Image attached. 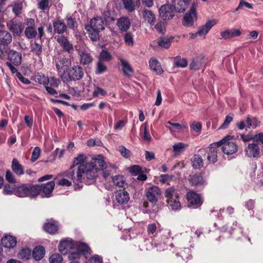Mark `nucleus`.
<instances>
[{
	"label": "nucleus",
	"instance_id": "nucleus-58",
	"mask_svg": "<svg viewBox=\"0 0 263 263\" xmlns=\"http://www.w3.org/2000/svg\"><path fill=\"white\" fill-rule=\"evenodd\" d=\"M107 70V67L105 64H104L102 62L99 61L97 65V70L96 71V74H101Z\"/></svg>",
	"mask_w": 263,
	"mask_h": 263
},
{
	"label": "nucleus",
	"instance_id": "nucleus-48",
	"mask_svg": "<svg viewBox=\"0 0 263 263\" xmlns=\"http://www.w3.org/2000/svg\"><path fill=\"white\" fill-rule=\"evenodd\" d=\"M112 182L117 186L119 187H124L125 184V180L122 175H117L112 178Z\"/></svg>",
	"mask_w": 263,
	"mask_h": 263
},
{
	"label": "nucleus",
	"instance_id": "nucleus-51",
	"mask_svg": "<svg viewBox=\"0 0 263 263\" xmlns=\"http://www.w3.org/2000/svg\"><path fill=\"white\" fill-rule=\"evenodd\" d=\"M31 256V250L29 248L22 249L19 254L18 257L22 259H28Z\"/></svg>",
	"mask_w": 263,
	"mask_h": 263
},
{
	"label": "nucleus",
	"instance_id": "nucleus-29",
	"mask_svg": "<svg viewBox=\"0 0 263 263\" xmlns=\"http://www.w3.org/2000/svg\"><path fill=\"white\" fill-rule=\"evenodd\" d=\"M44 230L48 233L55 234L58 230V222L52 220L46 222L44 225Z\"/></svg>",
	"mask_w": 263,
	"mask_h": 263
},
{
	"label": "nucleus",
	"instance_id": "nucleus-22",
	"mask_svg": "<svg viewBox=\"0 0 263 263\" xmlns=\"http://www.w3.org/2000/svg\"><path fill=\"white\" fill-rule=\"evenodd\" d=\"M2 243L5 248L11 249L16 246L17 241L15 237L11 235H6L2 238Z\"/></svg>",
	"mask_w": 263,
	"mask_h": 263
},
{
	"label": "nucleus",
	"instance_id": "nucleus-3",
	"mask_svg": "<svg viewBox=\"0 0 263 263\" xmlns=\"http://www.w3.org/2000/svg\"><path fill=\"white\" fill-rule=\"evenodd\" d=\"M164 196L168 205L173 210L176 211L181 208L179 191L174 186L167 188Z\"/></svg>",
	"mask_w": 263,
	"mask_h": 263
},
{
	"label": "nucleus",
	"instance_id": "nucleus-27",
	"mask_svg": "<svg viewBox=\"0 0 263 263\" xmlns=\"http://www.w3.org/2000/svg\"><path fill=\"white\" fill-rule=\"evenodd\" d=\"M117 25L120 31H126L130 26V22L128 17L123 16L118 20Z\"/></svg>",
	"mask_w": 263,
	"mask_h": 263
},
{
	"label": "nucleus",
	"instance_id": "nucleus-64",
	"mask_svg": "<svg viewBox=\"0 0 263 263\" xmlns=\"http://www.w3.org/2000/svg\"><path fill=\"white\" fill-rule=\"evenodd\" d=\"M65 19L67 23V27H68L70 29H73L74 28V24L76 23L75 20L70 16H67Z\"/></svg>",
	"mask_w": 263,
	"mask_h": 263
},
{
	"label": "nucleus",
	"instance_id": "nucleus-42",
	"mask_svg": "<svg viewBox=\"0 0 263 263\" xmlns=\"http://www.w3.org/2000/svg\"><path fill=\"white\" fill-rule=\"evenodd\" d=\"M190 183L193 185H199L203 184L204 181L203 178L200 174H196L192 176L190 179Z\"/></svg>",
	"mask_w": 263,
	"mask_h": 263
},
{
	"label": "nucleus",
	"instance_id": "nucleus-7",
	"mask_svg": "<svg viewBox=\"0 0 263 263\" xmlns=\"http://www.w3.org/2000/svg\"><path fill=\"white\" fill-rule=\"evenodd\" d=\"M74 248H76L77 251L70 253L68 256L69 259H79L81 254L90 253V248L84 243L76 242L74 243Z\"/></svg>",
	"mask_w": 263,
	"mask_h": 263
},
{
	"label": "nucleus",
	"instance_id": "nucleus-37",
	"mask_svg": "<svg viewBox=\"0 0 263 263\" xmlns=\"http://www.w3.org/2000/svg\"><path fill=\"white\" fill-rule=\"evenodd\" d=\"M167 124L172 126L173 128L169 127L166 125V127L171 132H179L182 129H187V126L185 124H181L178 123H172L171 121H167Z\"/></svg>",
	"mask_w": 263,
	"mask_h": 263
},
{
	"label": "nucleus",
	"instance_id": "nucleus-44",
	"mask_svg": "<svg viewBox=\"0 0 263 263\" xmlns=\"http://www.w3.org/2000/svg\"><path fill=\"white\" fill-rule=\"evenodd\" d=\"M187 145L182 142H178L173 146V151L175 155H180L184 151Z\"/></svg>",
	"mask_w": 263,
	"mask_h": 263
},
{
	"label": "nucleus",
	"instance_id": "nucleus-20",
	"mask_svg": "<svg viewBox=\"0 0 263 263\" xmlns=\"http://www.w3.org/2000/svg\"><path fill=\"white\" fill-rule=\"evenodd\" d=\"M103 156L99 155L97 157L93 158L89 164L98 172V170H102L106 167L105 162Z\"/></svg>",
	"mask_w": 263,
	"mask_h": 263
},
{
	"label": "nucleus",
	"instance_id": "nucleus-34",
	"mask_svg": "<svg viewBox=\"0 0 263 263\" xmlns=\"http://www.w3.org/2000/svg\"><path fill=\"white\" fill-rule=\"evenodd\" d=\"M54 32L59 34H62L66 30L67 26L65 23L60 20H57L53 23Z\"/></svg>",
	"mask_w": 263,
	"mask_h": 263
},
{
	"label": "nucleus",
	"instance_id": "nucleus-45",
	"mask_svg": "<svg viewBox=\"0 0 263 263\" xmlns=\"http://www.w3.org/2000/svg\"><path fill=\"white\" fill-rule=\"evenodd\" d=\"M173 39V37H172L170 38L160 37L158 40L157 43L160 46L167 49L170 47Z\"/></svg>",
	"mask_w": 263,
	"mask_h": 263
},
{
	"label": "nucleus",
	"instance_id": "nucleus-49",
	"mask_svg": "<svg viewBox=\"0 0 263 263\" xmlns=\"http://www.w3.org/2000/svg\"><path fill=\"white\" fill-rule=\"evenodd\" d=\"M112 59L110 53L106 50H103L100 53L99 61L101 62H109Z\"/></svg>",
	"mask_w": 263,
	"mask_h": 263
},
{
	"label": "nucleus",
	"instance_id": "nucleus-57",
	"mask_svg": "<svg viewBox=\"0 0 263 263\" xmlns=\"http://www.w3.org/2000/svg\"><path fill=\"white\" fill-rule=\"evenodd\" d=\"M41 152V148L39 147L36 146L34 147L31 157V162H35L39 158Z\"/></svg>",
	"mask_w": 263,
	"mask_h": 263
},
{
	"label": "nucleus",
	"instance_id": "nucleus-4",
	"mask_svg": "<svg viewBox=\"0 0 263 263\" xmlns=\"http://www.w3.org/2000/svg\"><path fill=\"white\" fill-rule=\"evenodd\" d=\"M232 136L228 135L217 142L219 146H222V151L226 154L232 155L238 150V146L232 140Z\"/></svg>",
	"mask_w": 263,
	"mask_h": 263
},
{
	"label": "nucleus",
	"instance_id": "nucleus-54",
	"mask_svg": "<svg viewBox=\"0 0 263 263\" xmlns=\"http://www.w3.org/2000/svg\"><path fill=\"white\" fill-rule=\"evenodd\" d=\"M174 65L178 67L184 68L187 66V62L185 59L176 57L174 60Z\"/></svg>",
	"mask_w": 263,
	"mask_h": 263
},
{
	"label": "nucleus",
	"instance_id": "nucleus-26",
	"mask_svg": "<svg viewBox=\"0 0 263 263\" xmlns=\"http://www.w3.org/2000/svg\"><path fill=\"white\" fill-rule=\"evenodd\" d=\"M241 33L239 29H231L220 32V35L224 39H229L239 36Z\"/></svg>",
	"mask_w": 263,
	"mask_h": 263
},
{
	"label": "nucleus",
	"instance_id": "nucleus-31",
	"mask_svg": "<svg viewBox=\"0 0 263 263\" xmlns=\"http://www.w3.org/2000/svg\"><path fill=\"white\" fill-rule=\"evenodd\" d=\"M54 185L55 184L53 181H49L44 185H40L41 188V192H42L44 197H49L53 190Z\"/></svg>",
	"mask_w": 263,
	"mask_h": 263
},
{
	"label": "nucleus",
	"instance_id": "nucleus-39",
	"mask_svg": "<svg viewBox=\"0 0 263 263\" xmlns=\"http://www.w3.org/2000/svg\"><path fill=\"white\" fill-rule=\"evenodd\" d=\"M189 1L184 0H178V4L176 5L174 0L172 1V3L174 4V7L175 10L179 13L183 12L186 10L187 7V4Z\"/></svg>",
	"mask_w": 263,
	"mask_h": 263
},
{
	"label": "nucleus",
	"instance_id": "nucleus-17",
	"mask_svg": "<svg viewBox=\"0 0 263 263\" xmlns=\"http://www.w3.org/2000/svg\"><path fill=\"white\" fill-rule=\"evenodd\" d=\"M55 39L59 43L63 50L68 53H71L73 50L72 44L68 40V39L63 35L56 36Z\"/></svg>",
	"mask_w": 263,
	"mask_h": 263
},
{
	"label": "nucleus",
	"instance_id": "nucleus-55",
	"mask_svg": "<svg viewBox=\"0 0 263 263\" xmlns=\"http://www.w3.org/2000/svg\"><path fill=\"white\" fill-rule=\"evenodd\" d=\"M38 7L42 10H49L50 9L49 0H41L38 3Z\"/></svg>",
	"mask_w": 263,
	"mask_h": 263
},
{
	"label": "nucleus",
	"instance_id": "nucleus-24",
	"mask_svg": "<svg viewBox=\"0 0 263 263\" xmlns=\"http://www.w3.org/2000/svg\"><path fill=\"white\" fill-rule=\"evenodd\" d=\"M9 60L15 65H19L22 62V54L14 50H10L8 53Z\"/></svg>",
	"mask_w": 263,
	"mask_h": 263
},
{
	"label": "nucleus",
	"instance_id": "nucleus-28",
	"mask_svg": "<svg viewBox=\"0 0 263 263\" xmlns=\"http://www.w3.org/2000/svg\"><path fill=\"white\" fill-rule=\"evenodd\" d=\"M23 26L20 23L11 21L9 25V29L14 35L20 36L23 32Z\"/></svg>",
	"mask_w": 263,
	"mask_h": 263
},
{
	"label": "nucleus",
	"instance_id": "nucleus-14",
	"mask_svg": "<svg viewBox=\"0 0 263 263\" xmlns=\"http://www.w3.org/2000/svg\"><path fill=\"white\" fill-rule=\"evenodd\" d=\"M105 21L102 17L97 16L90 20L89 25L87 26V28H92L101 32L105 29Z\"/></svg>",
	"mask_w": 263,
	"mask_h": 263
},
{
	"label": "nucleus",
	"instance_id": "nucleus-60",
	"mask_svg": "<svg viewBox=\"0 0 263 263\" xmlns=\"http://www.w3.org/2000/svg\"><path fill=\"white\" fill-rule=\"evenodd\" d=\"M118 151L121 155L126 158L129 157L130 155V151L123 145L119 147Z\"/></svg>",
	"mask_w": 263,
	"mask_h": 263
},
{
	"label": "nucleus",
	"instance_id": "nucleus-16",
	"mask_svg": "<svg viewBox=\"0 0 263 263\" xmlns=\"http://www.w3.org/2000/svg\"><path fill=\"white\" fill-rule=\"evenodd\" d=\"M245 152L246 156L250 158H257L259 156V147L258 144L252 143L248 144L245 148Z\"/></svg>",
	"mask_w": 263,
	"mask_h": 263
},
{
	"label": "nucleus",
	"instance_id": "nucleus-1",
	"mask_svg": "<svg viewBox=\"0 0 263 263\" xmlns=\"http://www.w3.org/2000/svg\"><path fill=\"white\" fill-rule=\"evenodd\" d=\"M66 176L71 179L74 184L80 188L82 183L89 185L95 182L98 173L91 164L86 163L78 166L77 169L69 170Z\"/></svg>",
	"mask_w": 263,
	"mask_h": 263
},
{
	"label": "nucleus",
	"instance_id": "nucleus-25",
	"mask_svg": "<svg viewBox=\"0 0 263 263\" xmlns=\"http://www.w3.org/2000/svg\"><path fill=\"white\" fill-rule=\"evenodd\" d=\"M215 24V21H208L204 25L199 27L197 34L200 36L205 35L212 27Z\"/></svg>",
	"mask_w": 263,
	"mask_h": 263
},
{
	"label": "nucleus",
	"instance_id": "nucleus-33",
	"mask_svg": "<svg viewBox=\"0 0 263 263\" xmlns=\"http://www.w3.org/2000/svg\"><path fill=\"white\" fill-rule=\"evenodd\" d=\"M11 168L13 172L18 176H21L24 174L23 166L15 158L12 160Z\"/></svg>",
	"mask_w": 263,
	"mask_h": 263
},
{
	"label": "nucleus",
	"instance_id": "nucleus-50",
	"mask_svg": "<svg viewBox=\"0 0 263 263\" xmlns=\"http://www.w3.org/2000/svg\"><path fill=\"white\" fill-rule=\"evenodd\" d=\"M85 29L89 32V36L92 41H97L99 39V32L92 28L85 27Z\"/></svg>",
	"mask_w": 263,
	"mask_h": 263
},
{
	"label": "nucleus",
	"instance_id": "nucleus-8",
	"mask_svg": "<svg viewBox=\"0 0 263 263\" xmlns=\"http://www.w3.org/2000/svg\"><path fill=\"white\" fill-rule=\"evenodd\" d=\"M145 194L147 200L152 203H156L161 195L159 187L155 185L146 188Z\"/></svg>",
	"mask_w": 263,
	"mask_h": 263
},
{
	"label": "nucleus",
	"instance_id": "nucleus-32",
	"mask_svg": "<svg viewBox=\"0 0 263 263\" xmlns=\"http://www.w3.org/2000/svg\"><path fill=\"white\" fill-rule=\"evenodd\" d=\"M86 159L87 157L85 155L83 154H79L77 157L73 158L72 165L70 166L69 170L75 169L76 166L89 163V162H86Z\"/></svg>",
	"mask_w": 263,
	"mask_h": 263
},
{
	"label": "nucleus",
	"instance_id": "nucleus-38",
	"mask_svg": "<svg viewBox=\"0 0 263 263\" xmlns=\"http://www.w3.org/2000/svg\"><path fill=\"white\" fill-rule=\"evenodd\" d=\"M192 166L195 168H200L203 166V161L201 156L198 154L194 155L192 159Z\"/></svg>",
	"mask_w": 263,
	"mask_h": 263
},
{
	"label": "nucleus",
	"instance_id": "nucleus-6",
	"mask_svg": "<svg viewBox=\"0 0 263 263\" xmlns=\"http://www.w3.org/2000/svg\"><path fill=\"white\" fill-rule=\"evenodd\" d=\"M198 7V3L193 2L190 8L189 12L186 13L183 18L182 24L185 27H190L193 25L194 22L197 20L196 9Z\"/></svg>",
	"mask_w": 263,
	"mask_h": 263
},
{
	"label": "nucleus",
	"instance_id": "nucleus-62",
	"mask_svg": "<svg viewBox=\"0 0 263 263\" xmlns=\"http://www.w3.org/2000/svg\"><path fill=\"white\" fill-rule=\"evenodd\" d=\"M87 144L89 146H94L96 145L99 146L102 145V142L99 139H90L87 141Z\"/></svg>",
	"mask_w": 263,
	"mask_h": 263
},
{
	"label": "nucleus",
	"instance_id": "nucleus-46",
	"mask_svg": "<svg viewBox=\"0 0 263 263\" xmlns=\"http://www.w3.org/2000/svg\"><path fill=\"white\" fill-rule=\"evenodd\" d=\"M31 51L36 55H40L42 52V46L36 42H33L30 45Z\"/></svg>",
	"mask_w": 263,
	"mask_h": 263
},
{
	"label": "nucleus",
	"instance_id": "nucleus-13",
	"mask_svg": "<svg viewBox=\"0 0 263 263\" xmlns=\"http://www.w3.org/2000/svg\"><path fill=\"white\" fill-rule=\"evenodd\" d=\"M186 198L189 203V206L193 208H197L202 204L200 195L195 192H189L186 194Z\"/></svg>",
	"mask_w": 263,
	"mask_h": 263
},
{
	"label": "nucleus",
	"instance_id": "nucleus-61",
	"mask_svg": "<svg viewBox=\"0 0 263 263\" xmlns=\"http://www.w3.org/2000/svg\"><path fill=\"white\" fill-rule=\"evenodd\" d=\"M107 92L104 89L99 87H97L95 90L93 91L92 95L94 97H98L99 95L104 96H105Z\"/></svg>",
	"mask_w": 263,
	"mask_h": 263
},
{
	"label": "nucleus",
	"instance_id": "nucleus-35",
	"mask_svg": "<svg viewBox=\"0 0 263 263\" xmlns=\"http://www.w3.org/2000/svg\"><path fill=\"white\" fill-rule=\"evenodd\" d=\"M45 250L43 247L37 246L32 251V256L35 260H41L45 255Z\"/></svg>",
	"mask_w": 263,
	"mask_h": 263
},
{
	"label": "nucleus",
	"instance_id": "nucleus-41",
	"mask_svg": "<svg viewBox=\"0 0 263 263\" xmlns=\"http://www.w3.org/2000/svg\"><path fill=\"white\" fill-rule=\"evenodd\" d=\"M34 80L45 86L49 84V78L44 74L37 73L34 76Z\"/></svg>",
	"mask_w": 263,
	"mask_h": 263
},
{
	"label": "nucleus",
	"instance_id": "nucleus-63",
	"mask_svg": "<svg viewBox=\"0 0 263 263\" xmlns=\"http://www.w3.org/2000/svg\"><path fill=\"white\" fill-rule=\"evenodd\" d=\"M6 179L9 183H14L16 182V179L14 178L13 173L10 171H7L6 173Z\"/></svg>",
	"mask_w": 263,
	"mask_h": 263
},
{
	"label": "nucleus",
	"instance_id": "nucleus-56",
	"mask_svg": "<svg viewBox=\"0 0 263 263\" xmlns=\"http://www.w3.org/2000/svg\"><path fill=\"white\" fill-rule=\"evenodd\" d=\"M233 119V115H227L224 119V121L223 124L220 126L219 129H226L227 128L229 124L232 121Z\"/></svg>",
	"mask_w": 263,
	"mask_h": 263
},
{
	"label": "nucleus",
	"instance_id": "nucleus-47",
	"mask_svg": "<svg viewBox=\"0 0 263 263\" xmlns=\"http://www.w3.org/2000/svg\"><path fill=\"white\" fill-rule=\"evenodd\" d=\"M24 1V0H17L15 2L12 11L15 15H18L21 13Z\"/></svg>",
	"mask_w": 263,
	"mask_h": 263
},
{
	"label": "nucleus",
	"instance_id": "nucleus-19",
	"mask_svg": "<svg viewBox=\"0 0 263 263\" xmlns=\"http://www.w3.org/2000/svg\"><path fill=\"white\" fill-rule=\"evenodd\" d=\"M118 59L122 66L123 74L128 77L132 76L134 71L129 62L121 57H119Z\"/></svg>",
	"mask_w": 263,
	"mask_h": 263
},
{
	"label": "nucleus",
	"instance_id": "nucleus-9",
	"mask_svg": "<svg viewBox=\"0 0 263 263\" xmlns=\"http://www.w3.org/2000/svg\"><path fill=\"white\" fill-rule=\"evenodd\" d=\"M129 200V196L124 190H119L115 193V202L114 204L115 208H120V205L126 204Z\"/></svg>",
	"mask_w": 263,
	"mask_h": 263
},
{
	"label": "nucleus",
	"instance_id": "nucleus-40",
	"mask_svg": "<svg viewBox=\"0 0 263 263\" xmlns=\"http://www.w3.org/2000/svg\"><path fill=\"white\" fill-rule=\"evenodd\" d=\"M203 59L201 57H197L194 58L190 65L191 69L197 70L200 69L203 65Z\"/></svg>",
	"mask_w": 263,
	"mask_h": 263
},
{
	"label": "nucleus",
	"instance_id": "nucleus-12",
	"mask_svg": "<svg viewBox=\"0 0 263 263\" xmlns=\"http://www.w3.org/2000/svg\"><path fill=\"white\" fill-rule=\"evenodd\" d=\"M175 9L174 5L165 4L161 6L159 9L160 16L163 20H170L175 15Z\"/></svg>",
	"mask_w": 263,
	"mask_h": 263
},
{
	"label": "nucleus",
	"instance_id": "nucleus-43",
	"mask_svg": "<svg viewBox=\"0 0 263 263\" xmlns=\"http://www.w3.org/2000/svg\"><path fill=\"white\" fill-rule=\"evenodd\" d=\"M17 185L15 184H6L4 185L3 193L4 195H10L14 194L15 195V190Z\"/></svg>",
	"mask_w": 263,
	"mask_h": 263
},
{
	"label": "nucleus",
	"instance_id": "nucleus-11",
	"mask_svg": "<svg viewBox=\"0 0 263 263\" xmlns=\"http://www.w3.org/2000/svg\"><path fill=\"white\" fill-rule=\"evenodd\" d=\"M11 34L6 30L0 31V56L7 52V46L12 42Z\"/></svg>",
	"mask_w": 263,
	"mask_h": 263
},
{
	"label": "nucleus",
	"instance_id": "nucleus-36",
	"mask_svg": "<svg viewBox=\"0 0 263 263\" xmlns=\"http://www.w3.org/2000/svg\"><path fill=\"white\" fill-rule=\"evenodd\" d=\"M151 69L155 72L157 74H161L163 70L160 63L155 59L152 58L149 61Z\"/></svg>",
	"mask_w": 263,
	"mask_h": 263
},
{
	"label": "nucleus",
	"instance_id": "nucleus-10",
	"mask_svg": "<svg viewBox=\"0 0 263 263\" xmlns=\"http://www.w3.org/2000/svg\"><path fill=\"white\" fill-rule=\"evenodd\" d=\"M67 76L69 81L80 80L84 76L83 68L79 65H74L68 70Z\"/></svg>",
	"mask_w": 263,
	"mask_h": 263
},
{
	"label": "nucleus",
	"instance_id": "nucleus-30",
	"mask_svg": "<svg viewBox=\"0 0 263 263\" xmlns=\"http://www.w3.org/2000/svg\"><path fill=\"white\" fill-rule=\"evenodd\" d=\"M143 17L151 26H153L156 21V17L152 11L145 9L143 11Z\"/></svg>",
	"mask_w": 263,
	"mask_h": 263
},
{
	"label": "nucleus",
	"instance_id": "nucleus-2",
	"mask_svg": "<svg viewBox=\"0 0 263 263\" xmlns=\"http://www.w3.org/2000/svg\"><path fill=\"white\" fill-rule=\"evenodd\" d=\"M40 185L32 183H22L17 185L15 190V196L21 198H33L41 192Z\"/></svg>",
	"mask_w": 263,
	"mask_h": 263
},
{
	"label": "nucleus",
	"instance_id": "nucleus-59",
	"mask_svg": "<svg viewBox=\"0 0 263 263\" xmlns=\"http://www.w3.org/2000/svg\"><path fill=\"white\" fill-rule=\"evenodd\" d=\"M63 260L62 256L59 254H54L49 258L50 263H61Z\"/></svg>",
	"mask_w": 263,
	"mask_h": 263
},
{
	"label": "nucleus",
	"instance_id": "nucleus-23",
	"mask_svg": "<svg viewBox=\"0 0 263 263\" xmlns=\"http://www.w3.org/2000/svg\"><path fill=\"white\" fill-rule=\"evenodd\" d=\"M124 7L128 12H133L140 5V0H122Z\"/></svg>",
	"mask_w": 263,
	"mask_h": 263
},
{
	"label": "nucleus",
	"instance_id": "nucleus-52",
	"mask_svg": "<svg viewBox=\"0 0 263 263\" xmlns=\"http://www.w3.org/2000/svg\"><path fill=\"white\" fill-rule=\"evenodd\" d=\"M25 34L27 38L31 39L36 36L37 32L35 28L26 27L25 30Z\"/></svg>",
	"mask_w": 263,
	"mask_h": 263
},
{
	"label": "nucleus",
	"instance_id": "nucleus-15",
	"mask_svg": "<svg viewBox=\"0 0 263 263\" xmlns=\"http://www.w3.org/2000/svg\"><path fill=\"white\" fill-rule=\"evenodd\" d=\"M80 57V63L83 65H88L92 61L91 54L85 48H81L78 50Z\"/></svg>",
	"mask_w": 263,
	"mask_h": 263
},
{
	"label": "nucleus",
	"instance_id": "nucleus-5",
	"mask_svg": "<svg viewBox=\"0 0 263 263\" xmlns=\"http://www.w3.org/2000/svg\"><path fill=\"white\" fill-rule=\"evenodd\" d=\"M218 143L214 142L205 148H201L198 152L201 155L207 153V159L210 163H214L217 161V149L219 147Z\"/></svg>",
	"mask_w": 263,
	"mask_h": 263
},
{
	"label": "nucleus",
	"instance_id": "nucleus-21",
	"mask_svg": "<svg viewBox=\"0 0 263 263\" xmlns=\"http://www.w3.org/2000/svg\"><path fill=\"white\" fill-rule=\"evenodd\" d=\"M70 64L71 61L69 58L65 57L61 58L55 64L58 72L63 74L65 72V67L69 66Z\"/></svg>",
	"mask_w": 263,
	"mask_h": 263
},
{
	"label": "nucleus",
	"instance_id": "nucleus-18",
	"mask_svg": "<svg viewBox=\"0 0 263 263\" xmlns=\"http://www.w3.org/2000/svg\"><path fill=\"white\" fill-rule=\"evenodd\" d=\"M58 248L61 253L65 254L74 248V242L71 239H66L60 242Z\"/></svg>",
	"mask_w": 263,
	"mask_h": 263
},
{
	"label": "nucleus",
	"instance_id": "nucleus-53",
	"mask_svg": "<svg viewBox=\"0 0 263 263\" xmlns=\"http://www.w3.org/2000/svg\"><path fill=\"white\" fill-rule=\"evenodd\" d=\"M124 39L126 45L128 46H134V36L131 32H126L124 35Z\"/></svg>",
	"mask_w": 263,
	"mask_h": 263
}]
</instances>
